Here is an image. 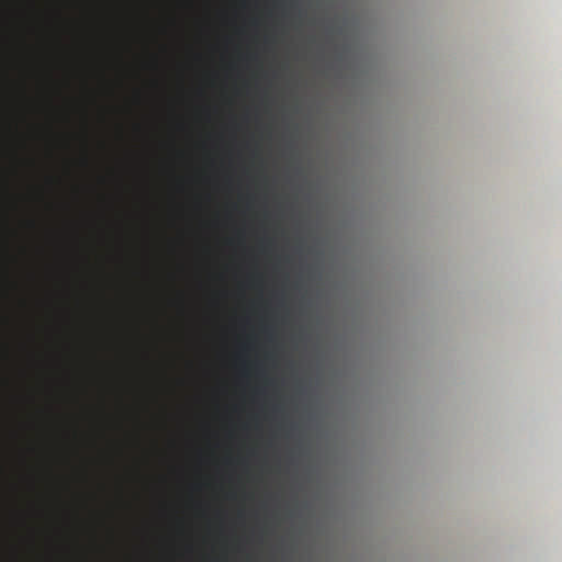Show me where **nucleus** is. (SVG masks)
Wrapping results in <instances>:
<instances>
[{
  "label": "nucleus",
  "instance_id": "nucleus-1",
  "mask_svg": "<svg viewBox=\"0 0 562 562\" xmlns=\"http://www.w3.org/2000/svg\"><path fill=\"white\" fill-rule=\"evenodd\" d=\"M27 492L34 498H41L42 497V493L38 490L37 482L35 480V476H33V475H30L27 477Z\"/></svg>",
  "mask_w": 562,
  "mask_h": 562
},
{
  "label": "nucleus",
  "instance_id": "nucleus-2",
  "mask_svg": "<svg viewBox=\"0 0 562 562\" xmlns=\"http://www.w3.org/2000/svg\"><path fill=\"white\" fill-rule=\"evenodd\" d=\"M25 226L31 229V231H34L37 228V222L35 218L33 217H30V218H26L25 220Z\"/></svg>",
  "mask_w": 562,
  "mask_h": 562
},
{
  "label": "nucleus",
  "instance_id": "nucleus-3",
  "mask_svg": "<svg viewBox=\"0 0 562 562\" xmlns=\"http://www.w3.org/2000/svg\"><path fill=\"white\" fill-rule=\"evenodd\" d=\"M25 162H26V165H27L29 167H34V166H35V160H34V159H32V158H27Z\"/></svg>",
  "mask_w": 562,
  "mask_h": 562
},
{
  "label": "nucleus",
  "instance_id": "nucleus-4",
  "mask_svg": "<svg viewBox=\"0 0 562 562\" xmlns=\"http://www.w3.org/2000/svg\"><path fill=\"white\" fill-rule=\"evenodd\" d=\"M27 400H29L30 402H33V401H34V396H33V393H30V394H29V397H27Z\"/></svg>",
  "mask_w": 562,
  "mask_h": 562
}]
</instances>
